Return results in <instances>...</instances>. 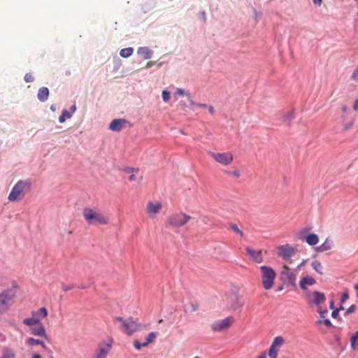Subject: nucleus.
<instances>
[{
	"mask_svg": "<svg viewBox=\"0 0 358 358\" xmlns=\"http://www.w3.org/2000/svg\"><path fill=\"white\" fill-rule=\"evenodd\" d=\"M114 341L110 336L101 341L96 345L90 358H107L112 350Z\"/></svg>",
	"mask_w": 358,
	"mask_h": 358,
	"instance_id": "3",
	"label": "nucleus"
},
{
	"mask_svg": "<svg viewBox=\"0 0 358 358\" xmlns=\"http://www.w3.org/2000/svg\"><path fill=\"white\" fill-rule=\"evenodd\" d=\"M83 215L85 220L88 224H108L109 218L96 209L85 208L83 209Z\"/></svg>",
	"mask_w": 358,
	"mask_h": 358,
	"instance_id": "1",
	"label": "nucleus"
},
{
	"mask_svg": "<svg viewBox=\"0 0 358 358\" xmlns=\"http://www.w3.org/2000/svg\"><path fill=\"white\" fill-rule=\"evenodd\" d=\"M31 315V317L25 318L23 320V324L27 326L41 324V320L47 317L48 310L45 307H42L36 311H32Z\"/></svg>",
	"mask_w": 358,
	"mask_h": 358,
	"instance_id": "8",
	"label": "nucleus"
},
{
	"mask_svg": "<svg viewBox=\"0 0 358 358\" xmlns=\"http://www.w3.org/2000/svg\"><path fill=\"white\" fill-rule=\"evenodd\" d=\"M308 303L310 306H315L317 308L321 306L326 301V297L324 293L318 291L308 292L306 294Z\"/></svg>",
	"mask_w": 358,
	"mask_h": 358,
	"instance_id": "11",
	"label": "nucleus"
},
{
	"mask_svg": "<svg viewBox=\"0 0 358 358\" xmlns=\"http://www.w3.org/2000/svg\"><path fill=\"white\" fill-rule=\"evenodd\" d=\"M192 219L189 215L182 211L173 213L166 220V226L170 228H180L186 225Z\"/></svg>",
	"mask_w": 358,
	"mask_h": 358,
	"instance_id": "2",
	"label": "nucleus"
},
{
	"mask_svg": "<svg viewBox=\"0 0 358 358\" xmlns=\"http://www.w3.org/2000/svg\"><path fill=\"white\" fill-rule=\"evenodd\" d=\"M50 358H53V357H50Z\"/></svg>",
	"mask_w": 358,
	"mask_h": 358,
	"instance_id": "63",
	"label": "nucleus"
},
{
	"mask_svg": "<svg viewBox=\"0 0 358 358\" xmlns=\"http://www.w3.org/2000/svg\"><path fill=\"white\" fill-rule=\"evenodd\" d=\"M353 108L355 110H358V99H357L355 101V103L353 105Z\"/></svg>",
	"mask_w": 358,
	"mask_h": 358,
	"instance_id": "48",
	"label": "nucleus"
},
{
	"mask_svg": "<svg viewBox=\"0 0 358 358\" xmlns=\"http://www.w3.org/2000/svg\"><path fill=\"white\" fill-rule=\"evenodd\" d=\"M348 298H349V295H348V292L343 293L342 296H341V302L342 303H344L346 300L348 299Z\"/></svg>",
	"mask_w": 358,
	"mask_h": 358,
	"instance_id": "43",
	"label": "nucleus"
},
{
	"mask_svg": "<svg viewBox=\"0 0 358 358\" xmlns=\"http://www.w3.org/2000/svg\"><path fill=\"white\" fill-rule=\"evenodd\" d=\"M48 96L49 90L47 87H43L38 90L37 97L41 101H45L48 99Z\"/></svg>",
	"mask_w": 358,
	"mask_h": 358,
	"instance_id": "22",
	"label": "nucleus"
},
{
	"mask_svg": "<svg viewBox=\"0 0 358 358\" xmlns=\"http://www.w3.org/2000/svg\"><path fill=\"white\" fill-rule=\"evenodd\" d=\"M358 76V69H357L356 71H354L352 76V78L353 79H356Z\"/></svg>",
	"mask_w": 358,
	"mask_h": 358,
	"instance_id": "49",
	"label": "nucleus"
},
{
	"mask_svg": "<svg viewBox=\"0 0 358 358\" xmlns=\"http://www.w3.org/2000/svg\"><path fill=\"white\" fill-rule=\"evenodd\" d=\"M227 173L236 178H238L241 176V172L238 169H234L233 171H227Z\"/></svg>",
	"mask_w": 358,
	"mask_h": 358,
	"instance_id": "33",
	"label": "nucleus"
},
{
	"mask_svg": "<svg viewBox=\"0 0 358 358\" xmlns=\"http://www.w3.org/2000/svg\"><path fill=\"white\" fill-rule=\"evenodd\" d=\"M134 52V49L132 48H123L120 52V55L122 57L127 58L131 56Z\"/></svg>",
	"mask_w": 358,
	"mask_h": 358,
	"instance_id": "29",
	"label": "nucleus"
},
{
	"mask_svg": "<svg viewBox=\"0 0 358 358\" xmlns=\"http://www.w3.org/2000/svg\"><path fill=\"white\" fill-rule=\"evenodd\" d=\"M350 345L352 350L357 349L358 347V330L352 335L350 338Z\"/></svg>",
	"mask_w": 358,
	"mask_h": 358,
	"instance_id": "27",
	"label": "nucleus"
},
{
	"mask_svg": "<svg viewBox=\"0 0 358 358\" xmlns=\"http://www.w3.org/2000/svg\"><path fill=\"white\" fill-rule=\"evenodd\" d=\"M230 228L235 232H236L240 236L243 237V232L239 229V228L238 227V226L235 224H231L230 225Z\"/></svg>",
	"mask_w": 358,
	"mask_h": 358,
	"instance_id": "34",
	"label": "nucleus"
},
{
	"mask_svg": "<svg viewBox=\"0 0 358 358\" xmlns=\"http://www.w3.org/2000/svg\"><path fill=\"white\" fill-rule=\"evenodd\" d=\"M134 346L136 350H140L143 347H146L147 343H140L138 341H134Z\"/></svg>",
	"mask_w": 358,
	"mask_h": 358,
	"instance_id": "36",
	"label": "nucleus"
},
{
	"mask_svg": "<svg viewBox=\"0 0 358 358\" xmlns=\"http://www.w3.org/2000/svg\"><path fill=\"white\" fill-rule=\"evenodd\" d=\"M307 262V260H303L298 266V269H300L302 266H303Z\"/></svg>",
	"mask_w": 358,
	"mask_h": 358,
	"instance_id": "50",
	"label": "nucleus"
},
{
	"mask_svg": "<svg viewBox=\"0 0 358 358\" xmlns=\"http://www.w3.org/2000/svg\"><path fill=\"white\" fill-rule=\"evenodd\" d=\"M125 172L130 173L129 177V181H135L136 180V173L138 172V169L129 167L125 169Z\"/></svg>",
	"mask_w": 358,
	"mask_h": 358,
	"instance_id": "26",
	"label": "nucleus"
},
{
	"mask_svg": "<svg viewBox=\"0 0 358 358\" xmlns=\"http://www.w3.org/2000/svg\"><path fill=\"white\" fill-rule=\"evenodd\" d=\"M342 110L343 112H345L347 110V106H342Z\"/></svg>",
	"mask_w": 358,
	"mask_h": 358,
	"instance_id": "57",
	"label": "nucleus"
},
{
	"mask_svg": "<svg viewBox=\"0 0 358 358\" xmlns=\"http://www.w3.org/2000/svg\"><path fill=\"white\" fill-rule=\"evenodd\" d=\"M152 65H153V62H149L147 64V67H148V68H150V67H151Z\"/></svg>",
	"mask_w": 358,
	"mask_h": 358,
	"instance_id": "54",
	"label": "nucleus"
},
{
	"mask_svg": "<svg viewBox=\"0 0 358 358\" xmlns=\"http://www.w3.org/2000/svg\"><path fill=\"white\" fill-rule=\"evenodd\" d=\"M316 284V280L310 275L303 277L299 281V287L302 290H306L308 287Z\"/></svg>",
	"mask_w": 358,
	"mask_h": 358,
	"instance_id": "18",
	"label": "nucleus"
},
{
	"mask_svg": "<svg viewBox=\"0 0 358 358\" xmlns=\"http://www.w3.org/2000/svg\"><path fill=\"white\" fill-rule=\"evenodd\" d=\"M317 312L320 314L321 318H325L328 314V310L327 309H322L321 306L317 308Z\"/></svg>",
	"mask_w": 358,
	"mask_h": 358,
	"instance_id": "35",
	"label": "nucleus"
},
{
	"mask_svg": "<svg viewBox=\"0 0 358 358\" xmlns=\"http://www.w3.org/2000/svg\"><path fill=\"white\" fill-rule=\"evenodd\" d=\"M356 310V306L355 305H351L346 310L345 314L349 315L350 313H352Z\"/></svg>",
	"mask_w": 358,
	"mask_h": 358,
	"instance_id": "41",
	"label": "nucleus"
},
{
	"mask_svg": "<svg viewBox=\"0 0 358 358\" xmlns=\"http://www.w3.org/2000/svg\"><path fill=\"white\" fill-rule=\"evenodd\" d=\"M162 208L161 202L149 201L147 204L146 212L150 217H155Z\"/></svg>",
	"mask_w": 358,
	"mask_h": 358,
	"instance_id": "14",
	"label": "nucleus"
},
{
	"mask_svg": "<svg viewBox=\"0 0 358 358\" xmlns=\"http://www.w3.org/2000/svg\"><path fill=\"white\" fill-rule=\"evenodd\" d=\"M295 252V250L292 246L289 244L280 245L278 248V255L281 257L283 259H289Z\"/></svg>",
	"mask_w": 358,
	"mask_h": 358,
	"instance_id": "13",
	"label": "nucleus"
},
{
	"mask_svg": "<svg viewBox=\"0 0 358 358\" xmlns=\"http://www.w3.org/2000/svg\"><path fill=\"white\" fill-rule=\"evenodd\" d=\"M329 308L331 309H334V301H331L330 303H329Z\"/></svg>",
	"mask_w": 358,
	"mask_h": 358,
	"instance_id": "52",
	"label": "nucleus"
},
{
	"mask_svg": "<svg viewBox=\"0 0 358 358\" xmlns=\"http://www.w3.org/2000/svg\"><path fill=\"white\" fill-rule=\"evenodd\" d=\"M15 353L13 350L10 348H4L3 350L2 356L0 358H15Z\"/></svg>",
	"mask_w": 358,
	"mask_h": 358,
	"instance_id": "28",
	"label": "nucleus"
},
{
	"mask_svg": "<svg viewBox=\"0 0 358 358\" xmlns=\"http://www.w3.org/2000/svg\"><path fill=\"white\" fill-rule=\"evenodd\" d=\"M71 110H72V112L74 113L76 110V105H73L72 107H71Z\"/></svg>",
	"mask_w": 358,
	"mask_h": 358,
	"instance_id": "56",
	"label": "nucleus"
},
{
	"mask_svg": "<svg viewBox=\"0 0 358 358\" xmlns=\"http://www.w3.org/2000/svg\"><path fill=\"white\" fill-rule=\"evenodd\" d=\"M341 309H343V308L341 306L339 308L334 310L333 312L331 313V317L334 318H336L338 315V313Z\"/></svg>",
	"mask_w": 358,
	"mask_h": 358,
	"instance_id": "42",
	"label": "nucleus"
},
{
	"mask_svg": "<svg viewBox=\"0 0 358 358\" xmlns=\"http://www.w3.org/2000/svg\"><path fill=\"white\" fill-rule=\"evenodd\" d=\"M262 284L266 290L272 289L276 277L275 271L270 266H261L260 268Z\"/></svg>",
	"mask_w": 358,
	"mask_h": 358,
	"instance_id": "4",
	"label": "nucleus"
},
{
	"mask_svg": "<svg viewBox=\"0 0 358 358\" xmlns=\"http://www.w3.org/2000/svg\"><path fill=\"white\" fill-rule=\"evenodd\" d=\"M257 358H266V357L264 353H262Z\"/></svg>",
	"mask_w": 358,
	"mask_h": 358,
	"instance_id": "55",
	"label": "nucleus"
},
{
	"mask_svg": "<svg viewBox=\"0 0 358 358\" xmlns=\"http://www.w3.org/2000/svg\"><path fill=\"white\" fill-rule=\"evenodd\" d=\"M191 104L192 105H196V106L198 107H202V108H206L207 107V105L205 104V103H195L194 101H191Z\"/></svg>",
	"mask_w": 358,
	"mask_h": 358,
	"instance_id": "46",
	"label": "nucleus"
},
{
	"mask_svg": "<svg viewBox=\"0 0 358 358\" xmlns=\"http://www.w3.org/2000/svg\"><path fill=\"white\" fill-rule=\"evenodd\" d=\"M31 358H42V357L39 354H35L31 357Z\"/></svg>",
	"mask_w": 358,
	"mask_h": 358,
	"instance_id": "53",
	"label": "nucleus"
},
{
	"mask_svg": "<svg viewBox=\"0 0 358 358\" xmlns=\"http://www.w3.org/2000/svg\"><path fill=\"white\" fill-rule=\"evenodd\" d=\"M285 343V340L282 336L275 337L268 350V357L270 358H278V352Z\"/></svg>",
	"mask_w": 358,
	"mask_h": 358,
	"instance_id": "12",
	"label": "nucleus"
},
{
	"mask_svg": "<svg viewBox=\"0 0 358 358\" xmlns=\"http://www.w3.org/2000/svg\"><path fill=\"white\" fill-rule=\"evenodd\" d=\"M314 4L320 6L322 3V0H313Z\"/></svg>",
	"mask_w": 358,
	"mask_h": 358,
	"instance_id": "47",
	"label": "nucleus"
},
{
	"mask_svg": "<svg viewBox=\"0 0 358 358\" xmlns=\"http://www.w3.org/2000/svg\"><path fill=\"white\" fill-rule=\"evenodd\" d=\"M280 273L282 276L286 278L289 282L294 283L296 281V274L290 271V268L287 265L285 264L282 266Z\"/></svg>",
	"mask_w": 358,
	"mask_h": 358,
	"instance_id": "17",
	"label": "nucleus"
},
{
	"mask_svg": "<svg viewBox=\"0 0 358 358\" xmlns=\"http://www.w3.org/2000/svg\"><path fill=\"white\" fill-rule=\"evenodd\" d=\"M127 122L124 119H115L110 123L109 129L113 131H120Z\"/></svg>",
	"mask_w": 358,
	"mask_h": 358,
	"instance_id": "19",
	"label": "nucleus"
},
{
	"mask_svg": "<svg viewBox=\"0 0 358 358\" xmlns=\"http://www.w3.org/2000/svg\"><path fill=\"white\" fill-rule=\"evenodd\" d=\"M29 327H30V330L32 334L36 336L43 337L45 339L48 340L45 327L42 323Z\"/></svg>",
	"mask_w": 358,
	"mask_h": 358,
	"instance_id": "16",
	"label": "nucleus"
},
{
	"mask_svg": "<svg viewBox=\"0 0 358 358\" xmlns=\"http://www.w3.org/2000/svg\"><path fill=\"white\" fill-rule=\"evenodd\" d=\"M196 310V306L193 303H190L189 306H185V311L192 313Z\"/></svg>",
	"mask_w": 358,
	"mask_h": 358,
	"instance_id": "37",
	"label": "nucleus"
},
{
	"mask_svg": "<svg viewBox=\"0 0 358 358\" xmlns=\"http://www.w3.org/2000/svg\"><path fill=\"white\" fill-rule=\"evenodd\" d=\"M176 94L180 96L186 95L187 96H189V94H187L182 89H178L176 91Z\"/></svg>",
	"mask_w": 358,
	"mask_h": 358,
	"instance_id": "44",
	"label": "nucleus"
},
{
	"mask_svg": "<svg viewBox=\"0 0 358 358\" xmlns=\"http://www.w3.org/2000/svg\"><path fill=\"white\" fill-rule=\"evenodd\" d=\"M71 117V114L66 110H64L62 111V115L59 117V121L61 123L65 122L66 119L70 118Z\"/></svg>",
	"mask_w": 358,
	"mask_h": 358,
	"instance_id": "30",
	"label": "nucleus"
},
{
	"mask_svg": "<svg viewBox=\"0 0 358 358\" xmlns=\"http://www.w3.org/2000/svg\"><path fill=\"white\" fill-rule=\"evenodd\" d=\"M62 288L64 292H67V291H69V290L73 289L74 285H62Z\"/></svg>",
	"mask_w": 358,
	"mask_h": 358,
	"instance_id": "40",
	"label": "nucleus"
},
{
	"mask_svg": "<svg viewBox=\"0 0 358 358\" xmlns=\"http://www.w3.org/2000/svg\"><path fill=\"white\" fill-rule=\"evenodd\" d=\"M306 242L311 246L315 245L319 242V237L317 234H309L308 236H306Z\"/></svg>",
	"mask_w": 358,
	"mask_h": 358,
	"instance_id": "23",
	"label": "nucleus"
},
{
	"mask_svg": "<svg viewBox=\"0 0 358 358\" xmlns=\"http://www.w3.org/2000/svg\"><path fill=\"white\" fill-rule=\"evenodd\" d=\"M115 320L122 322L121 330L128 335H132L140 328V324L133 318H128L124 320L122 317H117Z\"/></svg>",
	"mask_w": 358,
	"mask_h": 358,
	"instance_id": "9",
	"label": "nucleus"
},
{
	"mask_svg": "<svg viewBox=\"0 0 358 358\" xmlns=\"http://www.w3.org/2000/svg\"><path fill=\"white\" fill-rule=\"evenodd\" d=\"M352 125H353V122H350L348 123L347 124H345V125L344 126V127H343V130L344 131H347V130H349L350 129H351V128H352Z\"/></svg>",
	"mask_w": 358,
	"mask_h": 358,
	"instance_id": "45",
	"label": "nucleus"
},
{
	"mask_svg": "<svg viewBox=\"0 0 358 358\" xmlns=\"http://www.w3.org/2000/svg\"><path fill=\"white\" fill-rule=\"evenodd\" d=\"M316 324H317V325H320L321 324H324L327 327H328V328H331V327H333V325H332V324H331V321H330L329 319H325V318H324V320H317V321L316 322Z\"/></svg>",
	"mask_w": 358,
	"mask_h": 358,
	"instance_id": "32",
	"label": "nucleus"
},
{
	"mask_svg": "<svg viewBox=\"0 0 358 358\" xmlns=\"http://www.w3.org/2000/svg\"><path fill=\"white\" fill-rule=\"evenodd\" d=\"M194 358H199V357H194Z\"/></svg>",
	"mask_w": 358,
	"mask_h": 358,
	"instance_id": "62",
	"label": "nucleus"
},
{
	"mask_svg": "<svg viewBox=\"0 0 358 358\" xmlns=\"http://www.w3.org/2000/svg\"><path fill=\"white\" fill-rule=\"evenodd\" d=\"M26 343L29 346L41 345L43 349H47L45 344L41 340L36 339L34 338H29L26 341Z\"/></svg>",
	"mask_w": 358,
	"mask_h": 358,
	"instance_id": "24",
	"label": "nucleus"
},
{
	"mask_svg": "<svg viewBox=\"0 0 358 358\" xmlns=\"http://www.w3.org/2000/svg\"><path fill=\"white\" fill-rule=\"evenodd\" d=\"M354 288H355V289L356 291H357V292H358V284H355V285H354Z\"/></svg>",
	"mask_w": 358,
	"mask_h": 358,
	"instance_id": "58",
	"label": "nucleus"
},
{
	"mask_svg": "<svg viewBox=\"0 0 358 358\" xmlns=\"http://www.w3.org/2000/svg\"><path fill=\"white\" fill-rule=\"evenodd\" d=\"M355 1L357 3V4H358V0H355Z\"/></svg>",
	"mask_w": 358,
	"mask_h": 358,
	"instance_id": "61",
	"label": "nucleus"
},
{
	"mask_svg": "<svg viewBox=\"0 0 358 358\" xmlns=\"http://www.w3.org/2000/svg\"><path fill=\"white\" fill-rule=\"evenodd\" d=\"M243 304H239L238 306L234 307V309H237L238 308L242 307Z\"/></svg>",
	"mask_w": 358,
	"mask_h": 358,
	"instance_id": "59",
	"label": "nucleus"
},
{
	"mask_svg": "<svg viewBox=\"0 0 358 358\" xmlns=\"http://www.w3.org/2000/svg\"><path fill=\"white\" fill-rule=\"evenodd\" d=\"M234 318L231 316L224 319L217 320L210 325V328L214 332H222L228 330L234 324Z\"/></svg>",
	"mask_w": 358,
	"mask_h": 358,
	"instance_id": "10",
	"label": "nucleus"
},
{
	"mask_svg": "<svg viewBox=\"0 0 358 358\" xmlns=\"http://www.w3.org/2000/svg\"><path fill=\"white\" fill-rule=\"evenodd\" d=\"M333 241L329 238H327L322 245L316 248L315 250L318 252H324L331 250L333 248Z\"/></svg>",
	"mask_w": 358,
	"mask_h": 358,
	"instance_id": "20",
	"label": "nucleus"
},
{
	"mask_svg": "<svg viewBox=\"0 0 358 358\" xmlns=\"http://www.w3.org/2000/svg\"><path fill=\"white\" fill-rule=\"evenodd\" d=\"M24 79L26 83H31L34 80V76L31 73H26L24 77Z\"/></svg>",
	"mask_w": 358,
	"mask_h": 358,
	"instance_id": "39",
	"label": "nucleus"
},
{
	"mask_svg": "<svg viewBox=\"0 0 358 358\" xmlns=\"http://www.w3.org/2000/svg\"><path fill=\"white\" fill-rule=\"evenodd\" d=\"M15 297V292L12 289H6L0 293V315L9 310L14 303Z\"/></svg>",
	"mask_w": 358,
	"mask_h": 358,
	"instance_id": "5",
	"label": "nucleus"
},
{
	"mask_svg": "<svg viewBox=\"0 0 358 358\" xmlns=\"http://www.w3.org/2000/svg\"><path fill=\"white\" fill-rule=\"evenodd\" d=\"M208 154L218 164L227 166L234 161V155L231 152H216L209 151Z\"/></svg>",
	"mask_w": 358,
	"mask_h": 358,
	"instance_id": "7",
	"label": "nucleus"
},
{
	"mask_svg": "<svg viewBox=\"0 0 358 358\" xmlns=\"http://www.w3.org/2000/svg\"><path fill=\"white\" fill-rule=\"evenodd\" d=\"M163 322L162 319L159 320L158 323H162Z\"/></svg>",
	"mask_w": 358,
	"mask_h": 358,
	"instance_id": "60",
	"label": "nucleus"
},
{
	"mask_svg": "<svg viewBox=\"0 0 358 358\" xmlns=\"http://www.w3.org/2000/svg\"><path fill=\"white\" fill-rule=\"evenodd\" d=\"M137 53L142 57L143 59H148L152 57V52L148 47H141L138 49Z\"/></svg>",
	"mask_w": 358,
	"mask_h": 358,
	"instance_id": "21",
	"label": "nucleus"
},
{
	"mask_svg": "<svg viewBox=\"0 0 358 358\" xmlns=\"http://www.w3.org/2000/svg\"><path fill=\"white\" fill-rule=\"evenodd\" d=\"M30 189V182L27 180H20L13 187L8 195V199L10 201H15L22 198L24 194V191Z\"/></svg>",
	"mask_w": 358,
	"mask_h": 358,
	"instance_id": "6",
	"label": "nucleus"
},
{
	"mask_svg": "<svg viewBox=\"0 0 358 358\" xmlns=\"http://www.w3.org/2000/svg\"><path fill=\"white\" fill-rule=\"evenodd\" d=\"M313 268L320 275H323V266L319 260H314L311 263Z\"/></svg>",
	"mask_w": 358,
	"mask_h": 358,
	"instance_id": "25",
	"label": "nucleus"
},
{
	"mask_svg": "<svg viewBox=\"0 0 358 358\" xmlns=\"http://www.w3.org/2000/svg\"><path fill=\"white\" fill-rule=\"evenodd\" d=\"M245 251L250 258L257 264H261L264 259L262 250H255L250 247H246Z\"/></svg>",
	"mask_w": 358,
	"mask_h": 358,
	"instance_id": "15",
	"label": "nucleus"
},
{
	"mask_svg": "<svg viewBox=\"0 0 358 358\" xmlns=\"http://www.w3.org/2000/svg\"><path fill=\"white\" fill-rule=\"evenodd\" d=\"M170 93L167 90H163L162 98L165 102H168L170 100Z\"/></svg>",
	"mask_w": 358,
	"mask_h": 358,
	"instance_id": "38",
	"label": "nucleus"
},
{
	"mask_svg": "<svg viewBox=\"0 0 358 358\" xmlns=\"http://www.w3.org/2000/svg\"><path fill=\"white\" fill-rule=\"evenodd\" d=\"M208 110L210 114H213L215 112L214 108L212 106H208Z\"/></svg>",
	"mask_w": 358,
	"mask_h": 358,
	"instance_id": "51",
	"label": "nucleus"
},
{
	"mask_svg": "<svg viewBox=\"0 0 358 358\" xmlns=\"http://www.w3.org/2000/svg\"><path fill=\"white\" fill-rule=\"evenodd\" d=\"M156 333L155 332H151L150 333L147 337H146V341L145 342V343H147V346L148 345V344L152 343L155 338H156Z\"/></svg>",
	"mask_w": 358,
	"mask_h": 358,
	"instance_id": "31",
	"label": "nucleus"
}]
</instances>
